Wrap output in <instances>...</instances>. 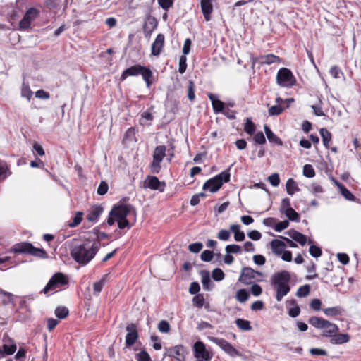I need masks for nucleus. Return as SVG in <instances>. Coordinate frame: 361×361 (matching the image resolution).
I'll return each mask as SVG.
<instances>
[{
    "label": "nucleus",
    "instance_id": "obj_1",
    "mask_svg": "<svg viewBox=\"0 0 361 361\" xmlns=\"http://www.w3.org/2000/svg\"><path fill=\"white\" fill-rule=\"evenodd\" d=\"M100 247L99 240H85L71 247V256L78 264L85 266L94 258Z\"/></svg>",
    "mask_w": 361,
    "mask_h": 361
},
{
    "label": "nucleus",
    "instance_id": "obj_2",
    "mask_svg": "<svg viewBox=\"0 0 361 361\" xmlns=\"http://www.w3.org/2000/svg\"><path fill=\"white\" fill-rule=\"evenodd\" d=\"M290 273L285 270L275 273L271 276V284L276 290V300L278 302L281 301L283 298L290 292Z\"/></svg>",
    "mask_w": 361,
    "mask_h": 361
},
{
    "label": "nucleus",
    "instance_id": "obj_3",
    "mask_svg": "<svg viewBox=\"0 0 361 361\" xmlns=\"http://www.w3.org/2000/svg\"><path fill=\"white\" fill-rule=\"evenodd\" d=\"M308 322L312 326L323 329L322 336L324 337L332 338L336 336L339 331L338 326L324 318L319 317H311L308 319Z\"/></svg>",
    "mask_w": 361,
    "mask_h": 361
},
{
    "label": "nucleus",
    "instance_id": "obj_4",
    "mask_svg": "<svg viewBox=\"0 0 361 361\" xmlns=\"http://www.w3.org/2000/svg\"><path fill=\"white\" fill-rule=\"evenodd\" d=\"M139 75L142 76L147 86L149 87L152 84L150 78L152 77V72L149 68L139 64L134 65L124 70L121 75V80L123 81L128 76H137Z\"/></svg>",
    "mask_w": 361,
    "mask_h": 361
},
{
    "label": "nucleus",
    "instance_id": "obj_5",
    "mask_svg": "<svg viewBox=\"0 0 361 361\" xmlns=\"http://www.w3.org/2000/svg\"><path fill=\"white\" fill-rule=\"evenodd\" d=\"M230 180L229 169L222 171L212 178L207 180L203 185L204 190H209L211 192H217L224 183H228Z\"/></svg>",
    "mask_w": 361,
    "mask_h": 361
},
{
    "label": "nucleus",
    "instance_id": "obj_6",
    "mask_svg": "<svg viewBox=\"0 0 361 361\" xmlns=\"http://www.w3.org/2000/svg\"><path fill=\"white\" fill-rule=\"evenodd\" d=\"M68 283V279L63 274L56 273L51 276L42 292L47 294L49 291H56L57 289L60 290Z\"/></svg>",
    "mask_w": 361,
    "mask_h": 361
},
{
    "label": "nucleus",
    "instance_id": "obj_7",
    "mask_svg": "<svg viewBox=\"0 0 361 361\" xmlns=\"http://www.w3.org/2000/svg\"><path fill=\"white\" fill-rule=\"evenodd\" d=\"M277 84L283 87H291L296 83V79L291 71L287 68H281L276 75Z\"/></svg>",
    "mask_w": 361,
    "mask_h": 361
},
{
    "label": "nucleus",
    "instance_id": "obj_8",
    "mask_svg": "<svg viewBox=\"0 0 361 361\" xmlns=\"http://www.w3.org/2000/svg\"><path fill=\"white\" fill-rule=\"evenodd\" d=\"M166 147L165 145H158L155 147L153 152V160L150 164L149 168L152 173H159L161 171V162L166 156Z\"/></svg>",
    "mask_w": 361,
    "mask_h": 361
},
{
    "label": "nucleus",
    "instance_id": "obj_9",
    "mask_svg": "<svg viewBox=\"0 0 361 361\" xmlns=\"http://www.w3.org/2000/svg\"><path fill=\"white\" fill-rule=\"evenodd\" d=\"M263 274L262 272L254 270L250 267H243L239 277V281L243 284H251L254 281H262Z\"/></svg>",
    "mask_w": 361,
    "mask_h": 361
},
{
    "label": "nucleus",
    "instance_id": "obj_10",
    "mask_svg": "<svg viewBox=\"0 0 361 361\" xmlns=\"http://www.w3.org/2000/svg\"><path fill=\"white\" fill-rule=\"evenodd\" d=\"M210 341L217 345L230 356L233 357L239 355L238 351L226 340L217 337H211Z\"/></svg>",
    "mask_w": 361,
    "mask_h": 361
},
{
    "label": "nucleus",
    "instance_id": "obj_11",
    "mask_svg": "<svg viewBox=\"0 0 361 361\" xmlns=\"http://www.w3.org/2000/svg\"><path fill=\"white\" fill-rule=\"evenodd\" d=\"M193 349L194 355L196 358H202L204 361H210L212 358V354L206 349L205 345L202 341L195 342Z\"/></svg>",
    "mask_w": 361,
    "mask_h": 361
},
{
    "label": "nucleus",
    "instance_id": "obj_12",
    "mask_svg": "<svg viewBox=\"0 0 361 361\" xmlns=\"http://www.w3.org/2000/svg\"><path fill=\"white\" fill-rule=\"evenodd\" d=\"M126 329L128 331L126 336V346L129 348L135 344L139 336L137 326L133 323L128 324Z\"/></svg>",
    "mask_w": 361,
    "mask_h": 361
},
{
    "label": "nucleus",
    "instance_id": "obj_13",
    "mask_svg": "<svg viewBox=\"0 0 361 361\" xmlns=\"http://www.w3.org/2000/svg\"><path fill=\"white\" fill-rule=\"evenodd\" d=\"M130 206L127 204H121L114 206L111 210V215H114L116 220L126 219L130 214Z\"/></svg>",
    "mask_w": 361,
    "mask_h": 361
},
{
    "label": "nucleus",
    "instance_id": "obj_14",
    "mask_svg": "<svg viewBox=\"0 0 361 361\" xmlns=\"http://www.w3.org/2000/svg\"><path fill=\"white\" fill-rule=\"evenodd\" d=\"M207 97L212 102L214 112L217 114L224 111L225 104L218 99V96L212 93H208Z\"/></svg>",
    "mask_w": 361,
    "mask_h": 361
},
{
    "label": "nucleus",
    "instance_id": "obj_15",
    "mask_svg": "<svg viewBox=\"0 0 361 361\" xmlns=\"http://www.w3.org/2000/svg\"><path fill=\"white\" fill-rule=\"evenodd\" d=\"M185 348L181 345H178L169 348L167 355L174 357L178 361H183L185 359Z\"/></svg>",
    "mask_w": 361,
    "mask_h": 361
},
{
    "label": "nucleus",
    "instance_id": "obj_16",
    "mask_svg": "<svg viewBox=\"0 0 361 361\" xmlns=\"http://www.w3.org/2000/svg\"><path fill=\"white\" fill-rule=\"evenodd\" d=\"M103 211L104 209L100 205H94L92 207L86 215L87 220L92 223L97 222Z\"/></svg>",
    "mask_w": 361,
    "mask_h": 361
},
{
    "label": "nucleus",
    "instance_id": "obj_17",
    "mask_svg": "<svg viewBox=\"0 0 361 361\" xmlns=\"http://www.w3.org/2000/svg\"><path fill=\"white\" fill-rule=\"evenodd\" d=\"M157 19L149 15L146 17L144 25H143V31L145 35H150L152 32L156 29L157 27Z\"/></svg>",
    "mask_w": 361,
    "mask_h": 361
},
{
    "label": "nucleus",
    "instance_id": "obj_18",
    "mask_svg": "<svg viewBox=\"0 0 361 361\" xmlns=\"http://www.w3.org/2000/svg\"><path fill=\"white\" fill-rule=\"evenodd\" d=\"M164 35L163 34H158L154 42L152 44V54L154 56H159L162 50L164 44Z\"/></svg>",
    "mask_w": 361,
    "mask_h": 361
},
{
    "label": "nucleus",
    "instance_id": "obj_19",
    "mask_svg": "<svg viewBox=\"0 0 361 361\" xmlns=\"http://www.w3.org/2000/svg\"><path fill=\"white\" fill-rule=\"evenodd\" d=\"M31 248H32L31 243H30L28 242H23V243L15 244L12 247L11 251L14 253L29 254L30 255Z\"/></svg>",
    "mask_w": 361,
    "mask_h": 361
},
{
    "label": "nucleus",
    "instance_id": "obj_20",
    "mask_svg": "<svg viewBox=\"0 0 361 361\" xmlns=\"http://www.w3.org/2000/svg\"><path fill=\"white\" fill-rule=\"evenodd\" d=\"M289 236L295 242L298 243L301 245H305L307 243L309 244H312V241L310 239L307 240V238L306 235H303L302 233L295 231L291 230L288 232Z\"/></svg>",
    "mask_w": 361,
    "mask_h": 361
},
{
    "label": "nucleus",
    "instance_id": "obj_21",
    "mask_svg": "<svg viewBox=\"0 0 361 361\" xmlns=\"http://www.w3.org/2000/svg\"><path fill=\"white\" fill-rule=\"evenodd\" d=\"M147 186L152 190H159L162 192L164 190L165 183L160 182L159 178L156 176H149Z\"/></svg>",
    "mask_w": 361,
    "mask_h": 361
},
{
    "label": "nucleus",
    "instance_id": "obj_22",
    "mask_svg": "<svg viewBox=\"0 0 361 361\" xmlns=\"http://www.w3.org/2000/svg\"><path fill=\"white\" fill-rule=\"evenodd\" d=\"M200 4L203 16L205 20L209 21L211 18V14L213 11L212 0H201Z\"/></svg>",
    "mask_w": 361,
    "mask_h": 361
},
{
    "label": "nucleus",
    "instance_id": "obj_23",
    "mask_svg": "<svg viewBox=\"0 0 361 361\" xmlns=\"http://www.w3.org/2000/svg\"><path fill=\"white\" fill-rule=\"evenodd\" d=\"M264 130L269 142L276 144L279 146L283 145V141L281 139L275 135L267 125L264 126Z\"/></svg>",
    "mask_w": 361,
    "mask_h": 361
},
{
    "label": "nucleus",
    "instance_id": "obj_24",
    "mask_svg": "<svg viewBox=\"0 0 361 361\" xmlns=\"http://www.w3.org/2000/svg\"><path fill=\"white\" fill-rule=\"evenodd\" d=\"M270 245L272 252L277 255H281L286 247L285 243L283 240L279 239L273 240L270 243Z\"/></svg>",
    "mask_w": 361,
    "mask_h": 361
},
{
    "label": "nucleus",
    "instance_id": "obj_25",
    "mask_svg": "<svg viewBox=\"0 0 361 361\" xmlns=\"http://www.w3.org/2000/svg\"><path fill=\"white\" fill-rule=\"evenodd\" d=\"M350 339L348 334H337L336 336L331 338L330 342L334 345H341L348 343Z\"/></svg>",
    "mask_w": 361,
    "mask_h": 361
},
{
    "label": "nucleus",
    "instance_id": "obj_26",
    "mask_svg": "<svg viewBox=\"0 0 361 361\" xmlns=\"http://www.w3.org/2000/svg\"><path fill=\"white\" fill-rule=\"evenodd\" d=\"M16 345L13 341L11 345L4 344L2 347L0 348V357H3L4 355H13L16 352Z\"/></svg>",
    "mask_w": 361,
    "mask_h": 361
},
{
    "label": "nucleus",
    "instance_id": "obj_27",
    "mask_svg": "<svg viewBox=\"0 0 361 361\" xmlns=\"http://www.w3.org/2000/svg\"><path fill=\"white\" fill-rule=\"evenodd\" d=\"M259 63L262 65L264 64H271L280 61V58L274 54H267L261 56L259 59Z\"/></svg>",
    "mask_w": 361,
    "mask_h": 361
},
{
    "label": "nucleus",
    "instance_id": "obj_28",
    "mask_svg": "<svg viewBox=\"0 0 361 361\" xmlns=\"http://www.w3.org/2000/svg\"><path fill=\"white\" fill-rule=\"evenodd\" d=\"M240 226L238 224H232L230 226V230L234 233V238L235 241L240 242L244 240L245 235L244 232L240 231Z\"/></svg>",
    "mask_w": 361,
    "mask_h": 361
},
{
    "label": "nucleus",
    "instance_id": "obj_29",
    "mask_svg": "<svg viewBox=\"0 0 361 361\" xmlns=\"http://www.w3.org/2000/svg\"><path fill=\"white\" fill-rule=\"evenodd\" d=\"M336 184L337 185L338 188L340 190V192L341 195L348 200L350 201H354L355 197L352 194V192L348 190L343 184L338 183V181H335Z\"/></svg>",
    "mask_w": 361,
    "mask_h": 361
},
{
    "label": "nucleus",
    "instance_id": "obj_30",
    "mask_svg": "<svg viewBox=\"0 0 361 361\" xmlns=\"http://www.w3.org/2000/svg\"><path fill=\"white\" fill-rule=\"evenodd\" d=\"M286 192L288 195H293L295 192L299 191L298 184L293 178L288 179L286 184Z\"/></svg>",
    "mask_w": 361,
    "mask_h": 361
},
{
    "label": "nucleus",
    "instance_id": "obj_31",
    "mask_svg": "<svg viewBox=\"0 0 361 361\" xmlns=\"http://www.w3.org/2000/svg\"><path fill=\"white\" fill-rule=\"evenodd\" d=\"M33 92L30 90V85L28 83L23 82L20 95L22 97L26 98L28 101H30L32 97Z\"/></svg>",
    "mask_w": 361,
    "mask_h": 361
},
{
    "label": "nucleus",
    "instance_id": "obj_32",
    "mask_svg": "<svg viewBox=\"0 0 361 361\" xmlns=\"http://www.w3.org/2000/svg\"><path fill=\"white\" fill-rule=\"evenodd\" d=\"M236 326L242 331H250L252 326L250 322L244 319L238 318L235 320Z\"/></svg>",
    "mask_w": 361,
    "mask_h": 361
},
{
    "label": "nucleus",
    "instance_id": "obj_33",
    "mask_svg": "<svg viewBox=\"0 0 361 361\" xmlns=\"http://www.w3.org/2000/svg\"><path fill=\"white\" fill-rule=\"evenodd\" d=\"M201 275H202V283L203 286V288L207 290H209L211 289L210 286L212 285V281L209 277V274L207 271H201Z\"/></svg>",
    "mask_w": 361,
    "mask_h": 361
},
{
    "label": "nucleus",
    "instance_id": "obj_34",
    "mask_svg": "<svg viewBox=\"0 0 361 361\" xmlns=\"http://www.w3.org/2000/svg\"><path fill=\"white\" fill-rule=\"evenodd\" d=\"M320 135L322 138L324 145L328 148L329 145V142L331 140V133L326 128H321L319 130Z\"/></svg>",
    "mask_w": 361,
    "mask_h": 361
},
{
    "label": "nucleus",
    "instance_id": "obj_35",
    "mask_svg": "<svg viewBox=\"0 0 361 361\" xmlns=\"http://www.w3.org/2000/svg\"><path fill=\"white\" fill-rule=\"evenodd\" d=\"M244 130L250 135H252L255 133L256 127L255 123L252 121L251 118H246V122L244 126Z\"/></svg>",
    "mask_w": 361,
    "mask_h": 361
},
{
    "label": "nucleus",
    "instance_id": "obj_36",
    "mask_svg": "<svg viewBox=\"0 0 361 361\" xmlns=\"http://www.w3.org/2000/svg\"><path fill=\"white\" fill-rule=\"evenodd\" d=\"M30 255L32 256L39 257L42 259H46L48 257L47 253L42 248H36L32 245V248L30 250Z\"/></svg>",
    "mask_w": 361,
    "mask_h": 361
},
{
    "label": "nucleus",
    "instance_id": "obj_37",
    "mask_svg": "<svg viewBox=\"0 0 361 361\" xmlns=\"http://www.w3.org/2000/svg\"><path fill=\"white\" fill-rule=\"evenodd\" d=\"M288 218L289 220L293 221H299V214L292 208H288L283 212Z\"/></svg>",
    "mask_w": 361,
    "mask_h": 361
},
{
    "label": "nucleus",
    "instance_id": "obj_38",
    "mask_svg": "<svg viewBox=\"0 0 361 361\" xmlns=\"http://www.w3.org/2000/svg\"><path fill=\"white\" fill-rule=\"evenodd\" d=\"M39 11L35 8H30L25 13L24 17L30 22H32L38 16Z\"/></svg>",
    "mask_w": 361,
    "mask_h": 361
},
{
    "label": "nucleus",
    "instance_id": "obj_39",
    "mask_svg": "<svg viewBox=\"0 0 361 361\" xmlns=\"http://www.w3.org/2000/svg\"><path fill=\"white\" fill-rule=\"evenodd\" d=\"M106 275H104L98 282L93 284V290L95 295H98L102 291L106 282Z\"/></svg>",
    "mask_w": 361,
    "mask_h": 361
},
{
    "label": "nucleus",
    "instance_id": "obj_40",
    "mask_svg": "<svg viewBox=\"0 0 361 361\" xmlns=\"http://www.w3.org/2000/svg\"><path fill=\"white\" fill-rule=\"evenodd\" d=\"M235 297L240 302H245L248 300L250 295L245 289H240L237 291Z\"/></svg>",
    "mask_w": 361,
    "mask_h": 361
},
{
    "label": "nucleus",
    "instance_id": "obj_41",
    "mask_svg": "<svg viewBox=\"0 0 361 361\" xmlns=\"http://www.w3.org/2000/svg\"><path fill=\"white\" fill-rule=\"evenodd\" d=\"M68 309L66 307H58L55 310V315L57 318L63 319L68 315Z\"/></svg>",
    "mask_w": 361,
    "mask_h": 361
},
{
    "label": "nucleus",
    "instance_id": "obj_42",
    "mask_svg": "<svg viewBox=\"0 0 361 361\" xmlns=\"http://www.w3.org/2000/svg\"><path fill=\"white\" fill-rule=\"evenodd\" d=\"M310 290V286L307 284L299 287L296 292V295L298 298L306 297L309 295Z\"/></svg>",
    "mask_w": 361,
    "mask_h": 361
},
{
    "label": "nucleus",
    "instance_id": "obj_43",
    "mask_svg": "<svg viewBox=\"0 0 361 361\" xmlns=\"http://www.w3.org/2000/svg\"><path fill=\"white\" fill-rule=\"evenodd\" d=\"M192 304L195 307H197V308L202 307L204 304V295L202 294H197L192 298Z\"/></svg>",
    "mask_w": 361,
    "mask_h": 361
},
{
    "label": "nucleus",
    "instance_id": "obj_44",
    "mask_svg": "<svg viewBox=\"0 0 361 361\" xmlns=\"http://www.w3.org/2000/svg\"><path fill=\"white\" fill-rule=\"evenodd\" d=\"M291 304L294 305L293 307H291L288 310V314L291 317H298L300 313V308L297 305V302L295 300H292Z\"/></svg>",
    "mask_w": 361,
    "mask_h": 361
},
{
    "label": "nucleus",
    "instance_id": "obj_45",
    "mask_svg": "<svg viewBox=\"0 0 361 361\" xmlns=\"http://www.w3.org/2000/svg\"><path fill=\"white\" fill-rule=\"evenodd\" d=\"M225 250L228 254H240L242 252L240 246L236 244L227 245Z\"/></svg>",
    "mask_w": 361,
    "mask_h": 361
},
{
    "label": "nucleus",
    "instance_id": "obj_46",
    "mask_svg": "<svg viewBox=\"0 0 361 361\" xmlns=\"http://www.w3.org/2000/svg\"><path fill=\"white\" fill-rule=\"evenodd\" d=\"M137 361H152L151 357L145 350H142L135 355Z\"/></svg>",
    "mask_w": 361,
    "mask_h": 361
},
{
    "label": "nucleus",
    "instance_id": "obj_47",
    "mask_svg": "<svg viewBox=\"0 0 361 361\" xmlns=\"http://www.w3.org/2000/svg\"><path fill=\"white\" fill-rule=\"evenodd\" d=\"M212 276L214 281H220L224 279L225 274L221 269L216 268L212 271Z\"/></svg>",
    "mask_w": 361,
    "mask_h": 361
},
{
    "label": "nucleus",
    "instance_id": "obj_48",
    "mask_svg": "<svg viewBox=\"0 0 361 361\" xmlns=\"http://www.w3.org/2000/svg\"><path fill=\"white\" fill-rule=\"evenodd\" d=\"M324 312L326 316H336L341 314V308L339 307H332L324 309Z\"/></svg>",
    "mask_w": 361,
    "mask_h": 361
},
{
    "label": "nucleus",
    "instance_id": "obj_49",
    "mask_svg": "<svg viewBox=\"0 0 361 361\" xmlns=\"http://www.w3.org/2000/svg\"><path fill=\"white\" fill-rule=\"evenodd\" d=\"M303 175L307 178H312L315 176V171L311 164H305L303 167Z\"/></svg>",
    "mask_w": 361,
    "mask_h": 361
},
{
    "label": "nucleus",
    "instance_id": "obj_50",
    "mask_svg": "<svg viewBox=\"0 0 361 361\" xmlns=\"http://www.w3.org/2000/svg\"><path fill=\"white\" fill-rule=\"evenodd\" d=\"M284 108L281 105H274L269 109L268 112L270 116H278L281 114Z\"/></svg>",
    "mask_w": 361,
    "mask_h": 361
},
{
    "label": "nucleus",
    "instance_id": "obj_51",
    "mask_svg": "<svg viewBox=\"0 0 361 361\" xmlns=\"http://www.w3.org/2000/svg\"><path fill=\"white\" fill-rule=\"evenodd\" d=\"M82 213L78 212L75 214V216H74L73 221L69 223L68 226L71 228H74V227L77 226L78 224H80V222L82 221Z\"/></svg>",
    "mask_w": 361,
    "mask_h": 361
},
{
    "label": "nucleus",
    "instance_id": "obj_52",
    "mask_svg": "<svg viewBox=\"0 0 361 361\" xmlns=\"http://www.w3.org/2000/svg\"><path fill=\"white\" fill-rule=\"evenodd\" d=\"M309 252L312 257L316 258L320 257L322 254L321 248L314 245H310Z\"/></svg>",
    "mask_w": 361,
    "mask_h": 361
},
{
    "label": "nucleus",
    "instance_id": "obj_53",
    "mask_svg": "<svg viewBox=\"0 0 361 361\" xmlns=\"http://www.w3.org/2000/svg\"><path fill=\"white\" fill-rule=\"evenodd\" d=\"M188 97L190 101H193L195 98V84L192 80H190L188 82Z\"/></svg>",
    "mask_w": 361,
    "mask_h": 361
},
{
    "label": "nucleus",
    "instance_id": "obj_54",
    "mask_svg": "<svg viewBox=\"0 0 361 361\" xmlns=\"http://www.w3.org/2000/svg\"><path fill=\"white\" fill-rule=\"evenodd\" d=\"M158 329L161 333H168L170 331L169 323L166 320H161L158 324Z\"/></svg>",
    "mask_w": 361,
    "mask_h": 361
},
{
    "label": "nucleus",
    "instance_id": "obj_55",
    "mask_svg": "<svg viewBox=\"0 0 361 361\" xmlns=\"http://www.w3.org/2000/svg\"><path fill=\"white\" fill-rule=\"evenodd\" d=\"M109 190V185L106 182L102 180L101 181L98 188H97V194L99 195H105Z\"/></svg>",
    "mask_w": 361,
    "mask_h": 361
},
{
    "label": "nucleus",
    "instance_id": "obj_56",
    "mask_svg": "<svg viewBox=\"0 0 361 361\" xmlns=\"http://www.w3.org/2000/svg\"><path fill=\"white\" fill-rule=\"evenodd\" d=\"M214 254L211 250H204L201 253L200 258L204 262H210L213 259Z\"/></svg>",
    "mask_w": 361,
    "mask_h": 361
},
{
    "label": "nucleus",
    "instance_id": "obj_57",
    "mask_svg": "<svg viewBox=\"0 0 361 361\" xmlns=\"http://www.w3.org/2000/svg\"><path fill=\"white\" fill-rule=\"evenodd\" d=\"M253 140L255 144L264 145L266 143V138L262 132L257 133L254 137Z\"/></svg>",
    "mask_w": 361,
    "mask_h": 361
},
{
    "label": "nucleus",
    "instance_id": "obj_58",
    "mask_svg": "<svg viewBox=\"0 0 361 361\" xmlns=\"http://www.w3.org/2000/svg\"><path fill=\"white\" fill-rule=\"evenodd\" d=\"M330 74L334 78H339L341 75H343V73L341 71V68L337 66H334L330 69Z\"/></svg>",
    "mask_w": 361,
    "mask_h": 361
},
{
    "label": "nucleus",
    "instance_id": "obj_59",
    "mask_svg": "<svg viewBox=\"0 0 361 361\" xmlns=\"http://www.w3.org/2000/svg\"><path fill=\"white\" fill-rule=\"evenodd\" d=\"M288 226H289V221L288 220H284V221H279L274 226V230L276 232H281L283 230H284L286 228H288Z\"/></svg>",
    "mask_w": 361,
    "mask_h": 361
},
{
    "label": "nucleus",
    "instance_id": "obj_60",
    "mask_svg": "<svg viewBox=\"0 0 361 361\" xmlns=\"http://www.w3.org/2000/svg\"><path fill=\"white\" fill-rule=\"evenodd\" d=\"M186 60L187 59L185 56H182L180 57L178 72L181 74L184 73L186 71V68H187Z\"/></svg>",
    "mask_w": 361,
    "mask_h": 361
},
{
    "label": "nucleus",
    "instance_id": "obj_61",
    "mask_svg": "<svg viewBox=\"0 0 361 361\" xmlns=\"http://www.w3.org/2000/svg\"><path fill=\"white\" fill-rule=\"evenodd\" d=\"M203 247L202 243H195L189 245L188 250L193 253H198Z\"/></svg>",
    "mask_w": 361,
    "mask_h": 361
},
{
    "label": "nucleus",
    "instance_id": "obj_62",
    "mask_svg": "<svg viewBox=\"0 0 361 361\" xmlns=\"http://www.w3.org/2000/svg\"><path fill=\"white\" fill-rule=\"evenodd\" d=\"M230 232L225 229H221L217 234V238L221 240H228L230 238Z\"/></svg>",
    "mask_w": 361,
    "mask_h": 361
},
{
    "label": "nucleus",
    "instance_id": "obj_63",
    "mask_svg": "<svg viewBox=\"0 0 361 361\" xmlns=\"http://www.w3.org/2000/svg\"><path fill=\"white\" fill-rule=\"evenodd\" d=\"M8 170V166L5 161H0V178L4 179L8 175L6 174L7 171Z\"/></svg>",
    "mask_w": 361,
    "mask_h": 361
},
{
    "label": "nucleus",
    "instance_id": "obj_64",
    "mask_svg": "<svg viewBox=\"0 0 361 361\" xmlns=\"http://www.w3.org/2000/svg\"><path fill=\"white\" fill-rule=\"evenodd\" d=\"M35 97L40 99H49L50 98V94L44 90H39L35 92Z\"/></svg>",
    "mask_w": 361,
    "mask_h": 361
}]
</instances>
